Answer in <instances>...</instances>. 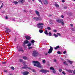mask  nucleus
<instances>
[{"instance_id": "f257e3e1", "label": "nucleus", "mask_w": 75, "mask_h": 75, "mask_svg": "<svg viewBox=\"0 0 75 75\" xmlns=\"http://www.w3.org/2000/svg\"><path fill=\"white\" fill-rule=\"evenodd\" d=\"M33 63H35V64H34V66H36V67H37L38 68H41V64L40 63L38 62L37 61H33Z\"/></svg>"}, {"instance_id": "f03ea898", "label": "nucleus", "mask_w": 75, "mask_h": 75, "mask_svg": "<svg viewBox=\"0 0 75 75\" xmlns=\"http://www.w3.org/2000/svg\"><path fill=\"white\" fill-rule=\"evenodd\" d=\"M44 25V24L41 23H39L37 24V27L39 28L42 29L43 28V26L41 25Z\"/></svg>"}, {"instance_id": "7ed1b4c3", "label": "nucleus", "mask_w": 75, "mask_h": 75, "mask_svg": "<svg viewBox=\"0 0 75 75\" xmlns=\"http://www.w3.org/2000/svg\"><path fill=\"white\" fill-rule=\"evenodd\" d=\"M32 55L33 57H37L38 55V52L36 50H34L33 52Z\"/></svg>"}, {"instance_id": "20e7f679", "label": "nucleus", "mask_w": 75, "mask_h": 75, "mask_svg": "<svg viewBox=\"0 0 75 75\" xmlns=\"http://www.w3.org/2000/svg\"><path fill=\"white\" fill-rule=\"evenodd\" d=\"M34 20L38 21V20H42V19L40 17H36L33 18Z\"/></svg>"}, {"instance_id": "39448f33", "label": "nucleus", "mask_w": 75, "mask_h": 75, "mask_svg": "<svg viewBox=\"0 0 75 75\" xmlns=\"http://www.w3.org/2000/svg\"><path fill=\"white\" fill-rule=\"evenodd\" d=\"M40 72H42L43 73H46V72H48L49 71L47 70H44V69H41L40 70Z\"/></svg>"}, {"instance_id": "423d86ee", "label": "nucleus", "mask_w": 75, "mask_h": 75, "mask_svg": "<svg viewBox=\"0 0 75 75\" xmlns=\"http://www.w3.org/2000/svg\"><path fill=\"white\" fill-rule=\"evenodd\" d=\"M50 49H49V51L48 52V54H51L52 52V51H53V48L50 46Z\"/></svg>"}, {"instance_id": "0eeeda50", "label": "nucleus", "mask_w": 75, "mask_h": 75, "mask_svg": "<svg viewBox=\"0 0 75 75\" xmlns=\"http://www.w3.org/2000/svg\"><path fill=\"white\" fill-rule=\"evenodd\" d=\"M23 64L24 66H25V67H22L23 69H27V65L25 64V62H23Z\"/></svg>"}, {"instance_id": "6e6552de", "label": "nucleus", "mask_w": 75, "mask_h": 75, "mask_svg": "<svg viewBox=\"0 0 75 75\" xmlns=\"http://www.w3.org/2000/svg\"><path fill=\"white\" fill-rule=\"evenodd\" d=\"M28 74H29V72L27 71H25L23 72V74L24 75H27Z\"/></svg>"}, {"instance_id": "1a4fd4ad", "label": "nucleus", "mask_w": 75, "mask_h": 75, "mask_svg": "<svg viewBox=\"0 0 75 75\" xmlns=\"http://www.w3.org/2000/svg\"><path fill=\"white\" fill-rule=\"evenodd\" d=\"M44 4L45 5H47L48 4V0H44Z\"/></svg>"}, {"instance_id": "9d476101", "label": "nucleus", "mask_w": 75, "mask_h": 75, "mask_svg": "<svg viewBox=\"0 0 75 75\" xmlns=\"http://www.w3.org/2000/svg\"><path fill=\"white\" fill-rule=\"evenodd\" d=\"M6 30V32L7 33H8V32H10L11 31V30L8 29V28H5Z\"/></svg>"}, {"instance_id": "9b49d317", "label": "nucleus", "mask_w": 75, "mask_h": 75, "mask_svg": "<svg viewBox=\"0 0 75 75\" xmlns=\"http://www.w3.org/2000/svg\"><path fill=\"white\" fill-rule=\"evenodd\" d=\"M28 43H29V41L26 40L24 41V42L23 43V44H28Z\"/></svg>"}, {"instance_id": "f8f14e48", "label": "nucleus", "mask_w": 75, "mask_h": 75, "mask_svg": "<svg viewBox=\"0 0 75 75\" xmlns=\"http://www.w3.org/2000/svg\"><path fill=\"white\" fill-rule=\"evenodd\" d=\"M26 39V40H29L30 39V37L28 36H26L25 37Z\"/></svg>"}, {"instance_id": "ddd939ff", "label": "nucleus", "mask_w": 75, "mask_h": 75, "mask_svg": "<svg viewBox=\"0 0 75 75\" xmlns=\"http://www.w3.org/2000/svg\"><path fill=\"white\" fill-rule=\"evenodd\" d=\"M35 12L36 14H37V15L38 16H39L40 15V13H39V12H38V11H35Z\"/></svg>"}, {"instance_id": "4468645a", "label": "nucleus", "mask_w": 75, "mask_h": 75, "mask_svg": "<svg viewBox=\"0 0 75 75\" xmlns=\"http://www.w3.org/2000/svg\"><path fill=\"white\" fill-rule=\"evenodd\" d=\"M30 42L32 43V44L33 45H34V43L35 42V41H34L33 40H32Z\"/></svg>"}, {"instance_id": "2eb2a0df", "label": "nucleus", "mask_w": 75, "mask_h": 75, "mask_svg": "<svg viewBox=\"0 0 75 75\" xmlns=\"http://www.w3.org/2000/svg\"><path fill=\"white\" fill-rule=\"evenodd\" d=\"M60 48V47H59V46L58 45L57 47H54V48L55 50H57V49H58V48Z\"/></svg>"}, {"instance_id": "dca6fc26", "label": "nucleus", "mask_w": 75, "mask_h": 75, "mask_svg": "<svg viewBox=\"0 0 75 75\" xmlns=\"http://www.w3.org/2000/svg\"><path fill=\"white\" fill-rule=\"evenodd\" d=\"M12 3H14V4H18V2L15 1L13 2Z\"/></svg>"}, {"instance_id": "f3484780", "label": "nucleus", "mask_w": 75, "mask_h": 75, "mask_svg": "<svg viewBox=\"0 0 75 75\" xmlns=\"http://www.w3.org/2000/svg\"><path fill=\"white\" fill-rule=\"evenodd\" d=\"M23 58L25 60H26V59H27V57H25V56L23 57Z\"/></svg>"}, {"instance_id": "a211bd4d", "label": "nucleus", "mask_w": 75, "mask_h": 75, "mask_svg": "<svg viewBox=\"0 0 75 75\" xmlns=\"http://www.w3.org/2000/svg\"><path fill=\"white\" fill-rule=\"evenodd\" d=\"M56 21L58 23H61V22H62V21H61V20H57Z\"/></svg>"}, {"instance_id": "6ab92c4d", "label": "nucleus", "mask_w": 75, "mask_h": 75, "mask_svg": "<svg viewBox=\"0 0 75 75\" xmlns=\"http://www.w3.org/2000/svg\"><path fill=\"white\" fill-rule=\"evenodd\" d=\"M54 6H55V7H59V5H58V4H54Z\"/></svg>"}, {"instance_id": "aec40b11", "label": "nucleus", "mask_w": 75, "mask_h": 75, "mask_svg": "<svg viewBox=\"0 0 75 75\" xmlns=\"http://www.w3.org/2000/svg\"><path fill=\"white\" fill-rule=\"evenodd\" d=\"M44 33L45 34H46V35H48V33L47 32V30H45V31L44 32Z\"/></svg>"}, {"instance_id": "412c9836", "label": "nucleus", "mask_w": 75, "mask_h": 75, "mask_svg": "<svg viewBox=\"0 0 75 75\" xmlns=\"http://www.w3.org/2000/svg\"><path fill=\"white\" fill-rule=\"evenodd\" d=\"M50 69L51 70H52L53 71H54V69L52 67H50Z\"/></svg>"}, {"instance_id": "4be33fe9", "label": "nucleus", "mask_w": 75, "mask_h": 75, "mask_svg": "<svg viewBox=\"0 0 75 75\" xmlns=\"http://www.w3.org/2000/svg\"><path fill=\"white\" fill-rule=\"evenodd\" d=\"M20 2H21V3H24V2H25V0H20Z\"/></svg>"}, {"instance_id": "5701e85b", "label": "nucleus", "mask_w": 75, "mask_h": 75, "mask_svg": "<svg viewBox=\"0 0 75 75\" xmlns=\"http://www.w3.org/2000/svg\"><path fill=\"white\" fill-rule=\"evenodd\" d=\"M54 36L55 37V38H56V37H58V35H57L55 34H54Z\"/></svg>"}, {"instance_id": "b1692460", "label": "nucleus", "mask_w": 75, "mask_h": 75, "mask_svg": "<svg viewBox=\"0 0 75 75\" xmlns=\"http://www.w3.org/2000/svg\"><path fill=\"white\" fill-rule=\"evenodd\" d=\"M50 24H53V21H50Z\"/></svg>"}, {"instance_id": "393cba45", "label": "nucleus", "mask_w": 75, "mask_h": 75, "mask_svg": "<svg viewBox=\"0 0 75 75\" xmlns=\"http://www.w3.org/2000/svg\"><path fill=\"white\" fill-rule=\"evenodd\" d=\"M39 32L40 33H43V30H42L40 29L39 30Z\"/></svg>"}, {"instance_id": "a878e982", "label": "nucleus", "mask_w": 75, "mask_h": 75, "mask_svg": "<svg viewBox=\"0 0 75 75\" xmlns=\"http://www.w3.org/2000/svg\"><path fill=\"white\" fill-rule=\"evenodd\" d=\"M19 61L20 62H23V59H19Z\"/></svg>"}, {"instance_id": "bb28decb", "label": "nucleus", "mask_w": 75, "mask_h": 75, "mask_svg": "<svg viewBox=\"0 0 75 75\" xmlns=\"http://www.w3.org/2000/svg\"><path fill=\"white\" fill-rule=\"evenodd\" d=\"M31 43H29L28 44L27 46L28 47H30L31 45Z\"/></svg>"}, {"instance_id": "cd10ccee", "label": "nucleus", "mask_w": 75, "mask_h": 75, "mask_svg": "<svg viewBox=\"0 0 75 75\" xmlns=\"http://www.w3.org/2000/svg\"><path fill=\"white\" fill-rule=\"evenodd\" d=\"M49 36H51V35H52V34H51V32H50L49 33Z\"/></svg>"}, {"instance_id": "c85d7f7f", "label": "nucleus", "mask_w": 75, "mask_h": 75, "mask_svg": "<svg viewBox=\"0 0 75 75\" xmlns=\"http://www.w3.org/2000/svg\"><path fill=\"white\" fill-rule=\"evenodd\" d=\"M69 63H70V64H72V62H73L72 61H71L70 60L69 61Z\"/></svg>"}, {"instance_id": "c756f323", "label": "nucleus", "mask_w": 75, "mask_h": 75, "mask_svg": "<svg viewBox=\"0 0 75 75\" xmlns=\"http://www.w3.org/2000/svg\"><path fill=\"white\" fill-rule=\"evenodd\" d=\"M27 68L28 69H30V70H32V69H31V68L30 67H27Z\"/></svg>"}, {"instance_id": "7c9ffc66", "label": "nucleus", "mask_w": 75, "mask_h": 75, "mask_svg": "<svg viewBox=\"0 0 75 75\" xmlns=\"http://www.w3.org/2000/svg\"><path fill=\"white\" fill-rule=\"evenodd\" d=\"M47 29L49 30H51V28L49 27H47Z\"/></svg>"}, {"instance_id": "2f4dec72", "label": "nucleus", "mask_w": 75, "mask_h": 75, "mask_svg": "<svg viewBox=\"0 0 75 75\" xmlns=\"http://www.w3.org/2000/svg\"><path fill=\"white\" fill-rule=\"evenodd\" d=\"M57 54H61L62 53L60 52L59 51H58L57 52Z\"/></svg>"}, {"instance_id": "473e14b6", "label": "nucleus", "mask_w": 75, "mask_h": 75, "mask_svg": "<svg viewBox=\"0 0 75 75\" xmlns=\"http://www.w3.org/2000/svg\"><path fill=\"white\" fill-rule=\"evenodd\" d=\"M4 6V5H3V4L2 3L1 6V8H2V7H3Z\"/></svg>"}, {"instance_id": "72a5a7b5", "label": "nucleus", "mask_w": 75, "mask_h": 75, "mask_svg": "<svg viewBox=\"0 0 75 75\" xmlns=\"http://www.w3.org/2000/svg\"><path fill=\"white\" fill-rule=\"evenodd\" d=\"M32 71H33V72H36V71H35V70H34V69H32Z\"/></svg>"}, {"instance_id": "f704fd0d", "label": "nucleus", "mask_w": 75, "mask_h": 75, "mask_svg": "<svg viewBox=\"0 0 75 75\" xmlns=\"http://www.w3.org/2000/svg\"><path fill=\"white\" fill-rule=\"evenodd\" d=\"M42 62L43 64H45V60H43L42 61Z\"/></svg>"}, {"instance_id": "c9c22d12", "label": "nucleus", "mask_w": 75, "mask_h": 75, "mask_svg": "<svg viewBox=\"0 0 75 75\" xmlns=\"http://www.w3.org/2000/svg\"><path fill=\"white\" fill-rule=\"evenodd\" d=\"M62 74H63V75H65V74H66V73H65L64 71H63L62 72Z\"/></svg>"}, {"instance_id": "e433bc0d", "label": "nucleus", "mask_w": 75, "mask_h": 75, "mask_svg": "<svg viewBox=\"0 0 75 75\" xmlns=\"http://www.w3.org/2000/svg\"><path fill=\"white\" fill-rule=\"evenodd\" d=\"M11 69H12L13 70H14V67H11Z\"/></svg>"}, {"instance_id": "4c0bfd02", "label": "nucleus", "mask_w": 75, "mask_h": 75, "mask_svg": "<svg viewBox=\"0 0 75 75\" xmlns=\"http://www.w3.org/2000/svg\"><path fill=\"white\" fill-rule=\"evenodd\" d=\"M33 48V47H28V49H32Z\"/></svg>"}, {"instance_id": "58836bf2", "label": "nucleus", "mask_w": 75, "mask_h": 75, "mask_svg": "<svg viewBox=\"0 0 75 75\" xmlns=\"http://www.w3.org/2000/svg\"><path fill=\"white\" fill-rule=\"evenodd\" d=\"M53 32H54L56 33V32H57V30H53Z\"/></svg>"}, {"instance_id": "ea45409f", "label": "nucleus", "mask_w": 75, "mask_h": 75, "mask_svg": "<svg viewBox=\"0 0 75 75\" xmlns=\"http://www.w3.org/2000/svg\"><path fill=\"white\" fill-rule=\"evenodd\" d=\"M4 72H7L8 71L7 70H4Z\"/></svg>"}, {"instance_id": "a19ab883", "label": "nucleus", "mask_w": 75, "mask_h": 75, "mask_svg": "<svg viewBox=\"0 0 75 75\" xmlns=\"http://www.w3.org/2000/svg\"><path fill=\"white\" fill-rule=\"evenodd\" d=\"M61 23V24H62V25H64V23L62 22Z\"/></svg>"}, {"instance_id": "79ce46f5", "label": "nucleus", "mask_w": 75, "mask_h": 75, "mask_svg": "<svg viewBox=\"0 0 75 75\" xmlns=\"http://www.w3.org/2000/svg\"><path fill=\"white\" fill-rule=\"evenodd\" d=\"M40 2L41 4H42V2L41 1V0H38Z\"/></svg>"}, {"instance_id": "37998d69", "label": "nucleus", "mask_w": 75, "mask_h": 75, "mask_svg": "<svg viewBox=\"0 0 75 75\" xmlns=\"http://www.w3.org/2000/svg\"><path fill=\"white\" fill-rule=\"evenodd\" d=\"M64 9H67V6H65V7H64Z\"/></svg>"}, {"instance_id": "c03bdc74", "label": "nucleus", "mask_w": 75, "mask_h": 75, "mask_svg": "<svg viewBox=\"0 0 75 75\" xmlns=\"http://www.w3.org/2000/svg\"><path fill=\"white\" fill-rule=\"evenodd\" d=\"M72 31H75V28H72Z\"/></svg>"}, {"instance_id": "a18cd8bd", "label": "nucleus", "mask_w": 75, "mask_h": 75, "mask_svg": "<svg viewBox=\"0 0 75 75\" xmlns=\"http://www.w3.org/2000/svg\"><path fill=\"white\" fill-rule=\"evenodd\" d=\"M57 34H58V35H59V36H61V34H60V33H57Z\"/></svg>"}, {"instance_id": "49530a36", "label": "nucleus", "mask_w": 75, "mask_h": 75, "mask_svg": "<svg viewBox=\"0 0 75 75\" xmlns=\"http://www.w3.org/2000/svg\"><path fill=\"white\" fill-rule=\"evenodd\" d=\"M70 25L71 26V27H73L74 26V25H73V24H70Z\"/></svg>"}, {"instance_id": "de8ad7c7", "label": "nucleus", "mask_w": 75, "mask_h": 75, "mask_svg": "<svg viewBox=\"0 0 75 75\" xmlns=\"http://www.w3.org/2000/svg\"><path fill=\"white\" fill-rule=\"evenodd\" d=\"M59 72H61L62 71V69H59Z\"/></svg>"}, {"instance_id": "09e8293b", "label": "nucleus", "mask_w": 75, "mask_h": 75, "mask_svg": "<svg viewBox=\"0 0 75 75\" xmlns=\"http://www.w3.org/2000/svg\"><path fill=\"white\" fill-rule=\"evenodd\" d=\"M66 52H67V51H64V52H63V53H64V54H66Z\"/></svg>"}, {"instance_id": "8fccbe9b", "label": "nucleus", "mask_w": 75, "mask_h": 75, "mask_svg": "<svg viewBox=\"0 0 75 75\" xmlns=\"http://www.w3.org/2000/svg\"><path fill=\"white\" fill-rule=\"evenodd\" d=\"M61 17H62V18H64V16H63V15H62V16H61Z\"/></svg>"}, {"instance_id": "3c124183", "label": "nucleus", "mask_w": 75, "mask_h": 75, "mask_svg": "<svg viewBox=\"0 0 75 75\" xmlns=\"http://www.w3.org/2000/svg\"><path fill=\"white\" fill-rule=\"evenodd\" d=\"M5 18H6V19H7L8 18V17H7V16H6L5 17Z\"/></svg>"}, {"instance_id": "603ef678", "label": "nucleus", "mask_w": 75, "mask_h": 75, "mask_svg": "<svg viewBox=\"0 0 75 75\" xmlns=\"http://www.w3.org/2000/svg\"><path fill=\"white\" fill-rule=\"evenodd\" d=\"M63 63L65 65H66V62H64Z\"/></svg>"}, {"instance_id": "864d4df0", "label": "nucleus", "mask_w": 75, "mask_h": 75, "mask_svg": "<svg viewBox=\"0 0 75 75\" xmlns=\"http://www.w3.org/2000/svg\"><path fill=\"white\" fill-rule=\"evenodd\" d=\"M62 2H63V3H64L65 2V1L64 0H62Z\"/></svg>"}, {"instance_id": "5fc2aeb1", "label": "nucleus", "mask_w": 75, "mask_h": 75, "mask_svg": "<svg viewBox=\"0 0 75 75\" xmlns=\"http://www.w3.org/2000/svg\"><path fill=\"white\" fill-rule=\"evenodd\" d=\"M53 72L54 73V74H55V71H53Z\"/></svg>"}, {"instance_id": "6e6d98bb", "label": "nucleus", "mask_w": 75, "mask_h": 75, "mask_svg": "<svg viewBox=\"0 0 75 75\" xmlns=\"http://www.w3.org/2000/svg\"><path fill=\"white\" fill-rule=\"evenodd\" d=\"M2 64H6V62H2Z\"/></svg>"}, {"instance_id": "4d7b16f0", "label": "nucleus", "mask_w": 75, "mask_h": 75, "mask_svg": "<svg viewBox=\"0 0 75 75\" xmlns=\"http://www.w3.org/2000/svg\"><path fill=\"white\" fill-rule=\"evenodd\" d=\"M54 62H56L57 61V60L56 59H54Z\"/></svg>"}, {"instance_id": "13d9d810", "label": "nucleus", "mask_w": 75, "mask_h": 75, "mask_svg": "<svg viewBox=\"0 0 75 75\" xmlns=\"http://www.w3.org/2000/svg\"><path fill=\"white\" fill-rule=\"evenodd\" d=\"M9 74L8 75H13V74H10V73H9Z\"/></svg>"}, {"instance_id": "bf43d9fd", "label": "nucleus", "mask_w": 75, "mask_h": 75, "mask_svg": "<svg viewBox=\"0 0 75 75\" xmlns=\"http://www.w3.org/2000/svg\"><path fill=\"white\" fill-rule=\"evenodd\" d=\"M74 74H75V70H74L73 72Z\"/></svg>"}, {"instance_id": "052dcab7", "label": "nucleus", "mask_w": 75, "mask_h": 75, "mask_svg": "<svg viewBox=\"0 0 75 75\" xmlns=\"http://www.w3.org/2000/svg\"><path fill=\"white\" fill-rule=\"evenodd\" d=\"M70 71V72H71V73H72V71H71L70 70H69V71Z\"/></svg>"}, {"instance_id": "680f3d73", "label": "nucleus", "mask_w": 75, "mask_h": 75, "mask_svg": "<svg viewBox=\"0 0 75 75\" xmlns=\"http://www.w3.org/2000/svg\"><path fill=\"white\" fill-rule=\"evenodd\" d=\"M45 55H48V53H46L45 54Z\"/></svg>"}, {"instance_id": "e2e57ef3", "label": "nucleus", "mask_w": 75, "mask_h": 75, "mask_svg": "<svg viewBox=\"0 0 75 75\" xmlns=\"http://www.w3.org/2000/svg\"><path fill=\"white\" fill-rule=\"evenodd\" d=\"M52 15H50V17H51V16H52Z\"/></svg>"}, {"instance_id": "0e129e2a", "label": "nucleus", "mask_w": 75, "mask_h": 75, "mask_svg": "<svg viewBox=\"0 0 75 75\" xmlns=\"http://www.w3.org/2000/svg\"><path fill=\"white\" fill-rule=\"evenodd\" d=\"M19 51H22V50H19Z\"/></svg>"}, {"instance_id": "69168bd1", "label": "nucleus", "mask_w": 75, "mask_h": 75, "mask_svg": "<svg viewBox=\"0 0 75 75\" xmlns=\"http://www.w3.org/2000/svg\"><path fill=\"white\" fill-rule=\"evenodd\" d=\"M1 7H0V9H1Z\"/></svg>"}, {"instance_id": "338daca9", "label": "nucleus", "mask_w": 75, "mask_h": 75, "mask_svg": "<svg viewBox=\"0 0 75 75\" xmlns=\"http://www.w3.org/2000/svg\"><path fill=\"white\" fill-rule=\"evenodd\" d=\"M33 1H34V0H32Z\"/></svg>"}, {"instance_id": "774afa93", "label": "nucleus", "mask_w": 75, "mask_h": 75, "mask_svg": "<svg viewBox=\"0 0 75 75\" xmlns=\"http://www.w3.org/2000/svg\"><path fill=\"white\" fill-rule=\"evenodd\" d=\"M74 1H75V0H74Z\"/></svg>"}]
</instances>
